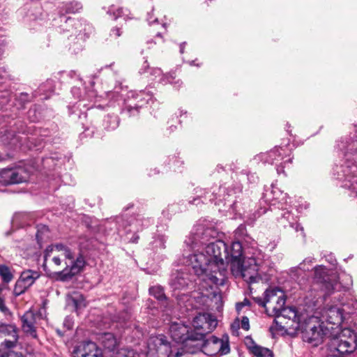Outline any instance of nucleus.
Listing matches in <instances>:
<instances>
[{"instance_id":"obj_26","label":"nucleus","mask_w":357,"mask_h":357,"mask_svg":"<svg viewBox=\"0 0 357 357\" xmlns=\"http://www.w3.org/2000/svg\"><path fill=\"white\" fill-rule=\"evenodd\" d=\"M82 6L80 3L77 1L70 2L67 5L66 12L69 13H75L82 9Z\"/></svg>"},{"instance_id":"obj_5","label":"nucleus","mask_w":357,"mask_h":357,"mask_svg":"<svg viewBox=\"0 0 357 357\" xmlns=\"http://www.w3.org/2000/svg\"><path fill=\"white\" fill-rule=\"evenodd\" d=\"M256 301L266 309L269 315L273 316L284 306L285 296L280 288H270L264 292L263 299L257 298Z\"/></svg>"},{"instance_id":"obj_12","label":"nucleus","mask_w":357,"mask_h":357,"mask_svg":"<svg viewBox=\"0 0 357 357\" xmlns=\"http://www.w3.org/2000/svg\"><path fill=\"white\" fill-rule=\"evenodd\" d=\"M40 275L38 272L31 270H26L21 273L20 278L17 280L13 294L15 296H18L26 291L39 278Z\"/></svg>"},{"instance_id":"obj_3","label":"nucleus","mask_w":357,"mask_h":357,"mask_svg":"<svg viewBox=\"0 0 357 357\" xmlns=\"http://www.w3.org/2000/svg\"><path fill=\"white\" fill-rule=\"evenodd\" d=\"M322 324L319 317L307 315L300 325L295 328L301 331L303 341L318 346L323 342L326 334Z\"/></svg>"},{"instance_id":"obj_41","label":"nucleus","mask_w":357,"mask_h":357,"mask_svg":"<svg viewBox=\"0 0 357 357\" xmlns=\"http://www.w3.org/2000/svg\"><path fill=\"white\" fill-rule=\"evenodd\" d=\"M300 229H301V231H303V227H301Z\"/></svg>"},{"instance_id":"obj_25","label":"nucleus","mask_w":357,"mask_h":357,"mask_svg":"<svg viewBox=\"0 0 357 357\" xmlns=\"http://www.w3.org/2000/svg\"><path fill=\"white\" fill-rule=\"evenodd\" d=\"M150 294L153 296L158 300H162L165 298L164 291L162 287L159 286L152 287L149 289Z\"/></svg>"},{"instance_id":"obj_30","label":"nucleus","mask_w":357,"mask_h":357,"mask_svg":"<svg viewBox=\"0 0 357 357\" xmlns=\"http://www.w3.org/2000/svg\"><path fill=\"white\" fill-rule=\"evenodd\" d=\"M240 327V321L236 319L231 325L233 332H237L238 328Z\"/></svg>"},{"instance_id":"obj_38","label":"nucleus","mask_w":357,"mask_h":357,"mask_svg":"<svg viewBox=\"0 0 357 357\" xmlns=\"http://www.w3.org/2000/svg\"><path fill=\"white\" fill-rule=\"evenodd\" d=\"M165 77L167 78V77L166 75H162V77L160 79V82H165V79H164V78H165Z\"/></svg>"},{"instance_id":"obj_1","label":"nucleus","mask_w":357,"mask_h":357,"mask_svg":"<svg viewBox=\"0 0 357 357\" xmlns=\"http://www.w3.org/2000/svg\"><path fill=\"white\" fill-rule=\"evenodd\" d=\"M242 245L238 241L231 244L229 252L224 241H216L188 257L185 263L192 266L195 273L210 287L224 284L226 264L228 263L237 267L243 280L249 284L259 280L268 281L269 277L262 275V271L257 265L255 259L249 258L247 261L242 259Z\"/></svg>"},{"instance_id":"obj_17","label":"nucleus","mask_w":357,"mask_h":357,"mask_svg":"<svg viewBox=\"0 0 357 357\" xmlns=\"http://www.w3.org/2000/svg\"><path fill=\"white\" fill-rule=\"evenodd\" d=\"M99 339L105 349L110 351L114 352L120 345V340L111 333H102Z\"/></svg>"},{"instance_id":"obj_2","label":"nucleus","mask_w":357,"mask_h":357,"mask_svg":"<svg viewBox=\"0 0 357 357\" xmlns=\"http://www.w3.org/2000/svg\"><path fill=\"white\" fill-rule=\"evenodd\" d=\"M43 266L50 259L55 269H61L56 273L60 280H67L80 273L85 266V260L81 255L75 258L74 253L63 244L52 245L47 248L44 257Z\"/></svg>"},{"instance_id":"obj_6","label":"nucleus","mask_w":357,"mask_h":357,"mask_svg":"<svg viewBox=\"0 0 357 357\" xmlns=\"http://www.w3.org/2000/svg\"><path fill=\"white\" fill-rule=\"evenodd\" d=\"M337 277L335 274H329L322 266L314 268V278L310 291H323L325 294H331L336 289Z\"/></svg>"},{"instance_id":"obj_18","label":"nucleus","mask_w":357,"mask_h":357,"mask_svg":"<svg viewBox=\"0 0 357 357\" xmlns=\"http://www.w3.org/2000/svg\"><path fill=\"white\" fill-rule=\"evenodd\" d=\"M68 305H73L76 310H81L86 305L84 296L78 292H73L68 296Z\"/></svg>"},{"instance_id":"obj_8","label":"nucleus","mask_w":357,"mask_h":357,"mask_svg":"<svg viewBox=\"0 0 357 357\" xmlns=\"http://www.w3.org/2000/svg\"><path fill=\"white\" fill-rule=\"evenodd\" d=\"M217 326V320L210 314L202 313L197 315L192 321L195 340L205 338L206 334L211 332Z\"/></svg>"},{"instance_id":"obj_36","label":"nucleus","mask_w":357,"mask_h":357,"mask_svg":"<svg viewBox=\"0 0 357 357\" xmlns=\"http://www.w3.org/2000/svg\"><path fill=\"white\" fill-rule=\"evenodd\" d=\"M213 296H214L215 298H216V297H218V298H220V296L219 295L218 293H217L215 291H213Z\"/></svg>"},{"instance_id":"obj_14","label":"nucleus","mask_w":357,"mask_h":357,"mask_svg":"<svg viewBox=\"0 0 357 357\" xmlns=\"http://www.w3.org/2000/svg\"><path fill=\"white\" fill-rule=\"evenodd\" d=\"M39 318L40 316L31 310L26 312L21 318L22 330L34 338L37 337L36 325Z\"/></svg>"},{"instance_id":"obj_4","label":"nucleus","mask_w":357,"mask_h":357,"mask_svg":"<svg viewBox=\"0 0 357 357\" xmlns=\"http://www.w3.org/2000/svg\"><path fill=\"white\" fill-rule=\"evenodd\" d=\"M147 355L149 357H181L185 349H176L169 344L163 335H151L147 342Z\"/></svg>"},{"instance_id":"obj_40","label":"nucleus","mask_w":357,"mask_h":357,"mask_svg":"<svg viewBox=\"0 0 357 357\" xmlns=\"http://www.w3.org/2000/svg\"><path fill=\"white\" fill-rule=\"evenodd\" d=\"M161 26H162V28H164V27H165V24H162Z\"/></svg>"},{"instance_id":"obj_19","label":"nucleus","mask_w":357,"mask_h":357,"mask_svg":"<svg viewBox=\"0 0 357 357\" xmlns=\"http://www.w3.org/2000/svg\"><path fill=\"white\" fill-rule=\"evenodd\" d=\"M170 284L175 289H183L188 285L187 274L176 273L172 278Z\"/></svg>"},{"instance_id":"obj_13","label":"nucleus","mask_w":357,"mask_h":357,"mask_svg":"<svg viewBox=\"0 0 357 357\" xmlns=\"http://www.w3.org/2000/svg\"><path fill=\"white\" fill-rule=\"evenodd\" d=\"M73 357H103L102 349L91 341L79 343L73 350Z\"/></svg>"},{"instance_id":"obj_35","label":"nucleus","mask_w":357,"mask_h":357,"mask_svg":"<svg viewBox=\"0 0 357 357\" xmlns=\"http://www.w3.org/2000/svg\"><path fill=\"white\" fill-rule=\"evenodd\" d=\"M196 240H197V239H196V238L195 237L193 241H192L191 242H187V243H188V244H190V245H191L192 247H193V245H194L197 244V242H195V241H196Z\"/></svg>"},{"instance_id":"obj_10","label":"nucleus","mask_w":357,"mask_h":357,"mask_svg":"<svg viewBox=\"0 0 357 357\" xmlns=\"http://www.w3.org/2000/svg\"><path fill=\"white\" fill-rule=\"evenodd\" d=\"M169 333L172 339L177 342L185 344V347H193L195 343V333L192 330L181 322H174L170 325Z\"/></svg>"},{"instance_id":"obj_11","label":"nucleus","mask_w":357,"mask_h":357,"mask_svg":"<svg viewBox=\"0 0 357 357\" xmlns=\"http://www.w3.org/2000/svg\"><path fill=\"white\" fill-rule=\"evenodd\" d=\"M29 173L22 167L5 168L0 171V183L7 185L26 181Z\"/></svg>"},{"instance_id":"obj_21","label":"nucleus","mask_w":357,"mask_h":357,"mask_svg":"<svg viewBox=\"0 0 357 357\" xmlns=\"http://www.w3.org/2000/svg\"><path fill=\"white\" fill-rule=\"evenodd\" d=\"M9 291V287L6 284L0 285V311L4 314H10V310L5 304V291Z\"/></svg>"},{"instance_id":"obj_23","label":"nucleus","mask_w":357,"mask_h":357,"mask_svg":"<svg viewBox=\"0 0 357 357\" xmlns=\"http://www.w3.org/2000/svg\"><path fill=\"white\" fill-rule=\"evenodd\" d=\"M0 333L5 336H13L17 335V330L15 326L12 324L0 325Z\"/></svg>"},{"instance_id":"obj_34","label":"nucleus","mask_w":357,"mask_h":357,"mask_svg":"<svg viewBox=\"0 0 357 357\" xmlns=\"http://www.w3.org/2000/svg\"><path fill=\"white\" fill-rule=\"evenodd\" d=\"M243 306H244V303H237V305H236V310L238 311L241 310V309L243 307Z\"/></svg>"},{"instance_id":"obj_7","label":"nucleus","mask_w":357,"mask_h":357,"mask_svg":"<svg viewBox=\"0 0 357 357\" xmlns=\"http://www.w3.org/2000/svg\"><path fill=\"white\" fill-rule=\"evenodd\" d=\"M193 347H195L193 349H190V348L185 349V353H194L199 349H202L203 351L208 356H213L216 354L222 355L229 351V346L227 342H225L222 340L213 336L207 340L203 338L200 340H195Z\"/></svg>"},{"instance_id":"obj_15","label":"nucleus","mask_w":357,"mask_h":357,"mask_svg":"<svg viewBox=\"0 0 357 357\" xmlns=\"http://www.w3.org/2000/svg\"><path fill=\"white\" fill-rule=\"evenodd\" d=\"M306 313H303L298 312L295 307H282V310L278 312V314H274L273 316L280 318H287L289 320H291L292 322L296 324V326H298L303 321V319L307 317Z\"/></svg>"},{"instance_id":"obj_20","label":"nucleus","mask_w":357,"mask_h":357,"mask_svg":"<svg viewBox=\"0 0 357 357\" xmlns=\"http://www.w3.org/2000/svg\"><path fill=\"white\" fill-rule=\"evenodd\" d=\"M114 357H142V355L132 349L123 347L116 350Z\"/></svg>"},{"instance_id":"obj_37","label":"nucleus","mask_w":357,"mask_h":357,"mask_svg":"<svg viewBox=\"0 0 357 357\" xmlns=\"http://www.w3.org/2000/svg\"><path fill=\"white\" fill-rule=\"evenodd\" d=\"M183 48H184V47H183V45H181V47H180V52H181V54H182V53H183Z\"/></svg>"},{"instance_id":"obj_29","label":"nucleus","mask_w":357,"mask_h":357,"mask_svg":"<svg viewBox=\"0 0 357 357\" xmlns=\"http://www.w3.org/2000/svg\"><path fill=\"white\" fill-rule=\"evenodd\" d=\"M240 325L243 330L248 331L250 328L249 319L247 317H243Z\"/></svg>"},{"instance_id":"obj_33","label":"nucleus","mask_w":357,"mask_h":357,"mask_svg":"<svg viewBox=\"0 0 357 357\" xmlns=\"http://www.w3.org/2000/svg\"><path fill=\"white\" fill-rule=\"evenodd\" d=\"M152 18H153L152 15L149 14V17H148V19H147V20H148V21H149V22L150 24H151L152 22H158V19H157V18H155V19H154V20H152Z\"/></svg>"},{"instance_id":"obj_39","label":"nucleus","mask_w":357,"mask_h":357,"mask_svg":"<svg viewBox=\"0 0 357 357\" xmlns=\"http://www.w3.org/2000/svg\"><path fill=\"white\" fill-rule=\"evenodd\" d=\"M160 36V32H158V33H157V36H158V37H159Z\"/></svg>"},{"instance_id":"obj_27","label":"nucleus","mask_w":357,"mask_h":357,"mask_svg":"<svg viewBox=\"0 0 357 357\" xmlns=\"http://www.w3.org/2000/svg\"><path fill=\"white\" fill-rule=\"evenodd\" d=\"M245 344L250 353L253 354L259 345L257 344L251 337H246Z\"/></svg>"},{"instance_id":"obj_32","label":"nucleus","mask_w":357,"mask_h":357,"mask_svg":"<svg viewBox=\"0 0 357 357\" xmlns=\"http://www.w3.org/2000/svg\"><path fill=\"white\" fill-rule=\"evenodd\" d=\"M153 74L155 77L162 75V71L159 68H155L153 70Z\"/></svg>"},{"instance_id":"obj_22","label":"nucleus","mask_w":357,"mask_h":357,"mask_svg":"<svg viewBox=\"0 0 357 357\" xmlns=\"http://www.w3.org/2000/svg\"><path fill=\"white\" fill-rule=\"evenodd\" d=\"M0 276L4 283H8L13 279L10 268L6 265H0Z\"/></svg>"},{"instance_id":"obj_24","label":"nucleus","mask_w":357,"mask_h":357,"mask_svg":"<svg viewBox=\"0 0 357 357\" xmlns=\"http://www.w3.org/2000/svg\"><path fill=\"white\" fill-rule=\"evenodd\" d=\"M252 354L255 357H273V354L270 349L261 346H259Z\"/></svg>"},{"instance_id":"obj_16","label":"nucleus","mask_w":357,"mask_h":357,"mask_svg":"<svg viewBox=\"0 0 357 357\" xmlns=\"http://www.w3.org/2000/svg\"><path fill=\"white\" fill-rule=\"evenodd\" d=\"M323 317L329 324L340 325L343 320L342 310L337 307L332 306L324 311Z\"/></svg>"},{"instance_id":"obj_28","label":"nucleus","mask_w":357,"mask_h":357,"mask_svg":"<svg viewBox=\"0 0 357 357\" xmlns=\"http://www.w3.org/2000/svg\"><path fill=\"white\" fill-rule=\"evenodd\" d=\"M10 337V339L6 340L4 342L5 346L7 348H12L15 345V343L17 342V339H18V335H16L15 336L13 335Z\"/></svg>"},{"instance_id":"obj_31","label":"nucleus","mask_w":357,"mask_h":357,"mask_svg":"<svg viewBox=\"0 0 357 357\" xmlns=\"http://www.w3.org/2000/svg\"><path fill=\"white\" fill-rule=\"evenodd\" d=\"M114 35L116 37H118V36H121V32H120V30L119 29H112V33L111 35Z\"/></svg>"},{"instance_id":"obj_9","label":"nucleus","mask_w":357,"mask_h":357,"mask_svg":"<svg viewBox=\"0 0 357 357\" xmlns=\"http://www.w3.org/2000/svg\"><path fill=\"white\" fill-rule=\"evenodd\" d=\"M331 347L341 354L354 351L357 347L356 335L349 329H344L331 340Z\"/></svg>"}]
</instances>
